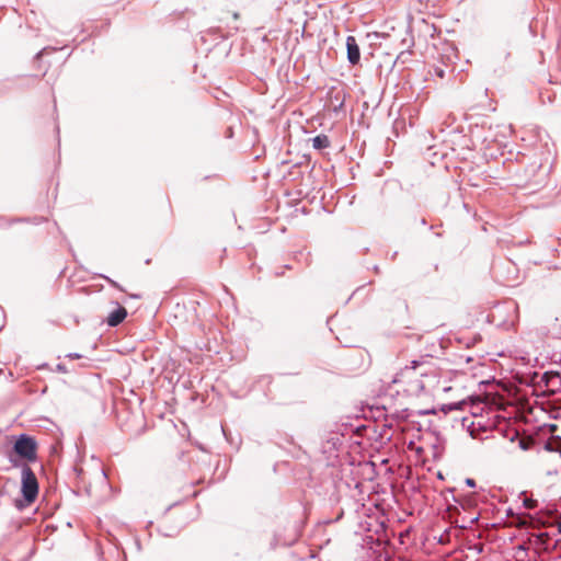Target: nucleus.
I'll return each mask as SVG.
<instances>
[{
	"instance_id": "obj_1",
	"label": "nucleus",
	"mask_w": 561,
	"mask_h": 561,
	"mask_svg": "<svg viewBox=\"0 0 561 561\" xmlns=\"http://www.w3.org/2000/svg\"><path fill=\"white\" fill-rule=\"evenodd\" d=\"M434 376L421 360H412L410 366H405L393 378L394 383H404V391L410 396L420 397L428 392L430 382Z\"/></svg>"
},
{
	"instance_id": "obj_2",
	"label": "nucleus",
	"mask_w": 561,
	"mask_h": 561,
	"mask_svg": "<svg viewBox=\"0 0 561 561\" xmlns=\"http://www.w3.org/2000/svg\"><path fill=\"white\" fill-rule=\"evenodd\" d=\"M22 494L27 504L35 501L38 494V482L35 473L28 466L22 469Z\"/></svg>"
},
{
	"instance_id": "obj_3",
	"label": "nucleus",
	"mask_w": 561,
	"mask_h": 561,
	"mask_svg": "<svg viewBox=\"0 0 561 561\" xmlns=\"http://www.w3.org/2000/svg\"><path fill=\"white\" fill-rule=\"evenodd\" d=\"M36 442L34 438L21 434L14 444V451L22 458L34 461L36 459Z\"/></svg>"
},
{
	"instance_id": "obj_4",
	"label": "nucleus",
	"mask_w": 561,
	"mask_h": 561,
	"mask_svg": "<svg viewBox=\"0 0 561 561\" xmlns=\"http://www.w3.org/2000/svg\"><path fill=\"white\" fill-rule=\"evenodd\" d=\"M346 53L347 60L351 65L355 66L360 60V50L357 41L354 36L350 35L346 37Z\"/></svg>"
},
{
	"instance_id": "obj_5",
	"label": "nucleus",
	"mask_w": 561,
	"mask_h": 561,
	"mask_svg": "<svg viewBox=\"0 0 561 561\" xmlns=\"http://www.w3.org/2000/svg\"><path fill=\"white\" fill-rule=\"evenodd\" d=\"M126 317L127 310L119 306L108 314L106 322L110 327H117L125 320Z\"/></svg>"
},
{
	"instance_id": "obj_6",
	"label": "nucleus",
	"mask_w": 561,
	"mask_h": 561,
	"mask_svg": "<svg viewBox=\"0 0 561 561\" xmlns=\"http://www.w3.org/2000/svg\"><path fill=\"white\" fill-rule=\"evenodd\" d=\"M330 146V140L327 135H318L312 138V147L318 150L325 149Z\"/></svg>"
},
{
	"instance_id": "obj_7",
	"label": "nucleus",
	"mask_w": 561,
	"mask_h": 561,
	"mask_svg": "<svg viewBox=\"0 0 561 561\" xmlns=\"http://www.w3.org/2000/svg\"><path fill=\"white\" fill-rule=\"evenodd\" d=\"M56 370L59 371V373H62V374H66L68 371L64 364H57L56 365Z\"/></svg>"
},
{
	"instance_id": "obj_8",
	"label": "nucleus",
	"mask_w": 561,
	"mask_h": 561,
	"mask_svg": "<svg viewBox=\"0 0 561 561\" xmlns=\"http://www.w3.org/2000/svg\"><path fill=\"white\" fill-rule=\"evenodd\" d=\"M103 277H104V278H105V279H106V280H107V282H108L113 287L118 288V289H121V290H122L121 286H119L115 280L111 279V278H110V277H107V276H103Z\"/></svg>"
},
{
	"instance_id": "obj_9",
	"label": "nucleus",
	"mask_w": 561,
	"mask_h": 561,
	"mask_svg": "<svg viewBox=\"0 0 561 561\" xmlns=\"http://www.w3.org/2000/svg\"><path fill=\"white\" fill-rule=\"evenodd\" d=\"M466 484L470 488H474L476 486V481L471 478H467L466 479Z\"/></svg>"
},
{
	"instance_id": "obj_10",
	"label": "nucleus",
	"mask_w": 561,
	"mask_h": 561,
	"mask_svg": "<svg viewBox=\"0 0 561 561\" xmlns=\"http://www.w3.org/2000/svg\"><path fill=\"white\" fill-rule=\"evenodd\" d=\"M67 357L71 358V359H78V358H81V355L78 353H69V354H67Z\"/></svg>"
},
{
	"instance_id": "obj_11",
	"label": "nucleus",
	"mask_w": 561,
	"mask_h": 561,
	"mask_svg": "<svg viewBox=\"0 0 561 561\" xmlns=\"http://www.w3.org/2000/svg\"><path fill=\"white\" fill-rule=\"evenodd\" d=\"M519 446H520V448H523V449H526V448H527V446H526V444L524 443V440H520V442H519Z\"/></svg>"
},
{
	"instance_id": "obj_12",
	"label": "nucleus",
	"mask_w": 561,
	"mask_h": 561,
	"mask_svg": "<svg viewBox=\"0 0 561 561\" xmlns=\"http://www.w3.org/2000/svg\"><path fill=\"white\" fill-rule=\"evenodd\" d=\"M525 505H526L527 507H529V508H531V507H533V505L530 504V502H527V501L525 502Z\"/></svg>"
},
{
	"instance_id": "obj_13",
	"label": "nucleus",
	"mask_w": 561,
	"mask_h": 561,
	"mask_svg": "<svg viewBox=\"0 0 561 561\" xmlns=\"http://www.w3.org/2000/svg\"><path fill=\"white\" fill-rule=\"evenodd\" d=\"M437 73H438L439 77L444 76V71L443 70H439Z\"/></svg>"
},
{
	"instance_id": "obj_14",
	"label": "nucleus",
	"mask_w": 561,
	"mask_h": 561,
	"mask_svg": "<svg viewBox=\"0 0 561 561\" xmlns=\"http://www.w3.org/2000/svg\"><path fill=\"white\" fill-rule=\"evenodd\" d=\"M559 531L561 533V524H559Z\"/></svg>"
}]
</instances>
